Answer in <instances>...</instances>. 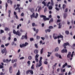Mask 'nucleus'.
Wrapping results in <instances>:
<instances>
[{
  "mask_svg": "<svg viewBox=\"0 0 75 75\" xmlns=\"http://www.w3.org/2000/svg\"><path fill=\"white\" fill-rule=\"evenodd\" d=\"M44 64L45 65H47V64H48V62H47L46 61H44Z\"/></svg>",
  "mask_w": 75,
  "mask_h": 75,
  "instance_id": "de8ad7c7",
  "label": "nucleus"
},
{
  "mask_svg": "<svg viewBox=\"0 0 75 75\" xmlns=\"http://www.w3.org/2000/svg\"><path fill=\"white\" fill-rule=\"evenodd\" d=\"M24 59V57H21L20 58V59Z\"/></svg>",
  "mask_w": 75,
  "mask_h": 75,
  "instance_id": "680f3d73",
  "label": "nucleus"
},
{
  "mask_svg": "<svg viewBox=\"0 0 75 75\" xmlns=\"http://www.w3.org/2000/svg\"><path fill=\"white\" fill-rule=\"evenodd\" d=\"M65 4H64L63 5V9H64V8H65Z\"/></svg>",
  "mask_w": 75,
  "mask_h": 75,
  "instance_id": "5fc2aeb1",
  "label": "nucleus"
},
{
  "mask_svg": "<svg viewBox=\"0 0 75 75\" xmlns=\"http://www.w3.org/2000/svg\"><path fill=\"white\" fill-rule=\"evenodd\" d=\"M55 56L56 57H59V58H60V59H62V57H61V55L57 53H56L55 54Z\"/></svg>",
  "mask_w": 75,
  "mask_h": 75,
  "instance_id": "39448f33",
  "label": "nucleus"
},
{
  "mask_svg": "<svg viewBox=\"0 0 75 75\" xmlns=\"http://www.w3.org/2000/svg\"><path fill=\"white\" fill-rule=\"evenodd\" d=\"M29 72L30 73V74H31L32 75H33V74H34V73L33 72V71L32 70H29Z\"/></svg>",
  "mask_w": 75,
  "mask_h": 75,
  "instance_id": "ddd939ff",
  "label": "nucleus"
},
{
  "mask_svg": "<svg viewBox=\"0 0 75 75\" xmlns=\"http://www.w3.org/2000/svg\"><path fill=\"white\" fill-rule=\"evenodd\" d=\"M30 41H34V38H30Z\"/></svg>",
  "mask_w": 75,
  "mask_h": 75,
  "instance_id": "a18cd8bd",
  "label": "nucleus"
},
{
  "mask_svg": "<svg viewBox=\"0 0 75 75\" xmlns=\"http://www.w3.org/2000/svg\"><path fill=\"white\" fill-rule=\"evenodd\" d=\"M67 45H69V43L67 42L66 43H64L63 45V46L64 47V48L65 49L66 48V46H67Z\"/></svg>",
  "mask_w": 75,
  "mask_h": 75,
  "instance_id": "0eeeda50",
  "label": "nucleus"
},
{
  "mask_svg": "<svg viewBox=\"0 0 75 75\" xmlns=\"http://www.w3.org/2000/svg\"><path fill=\"white\" fill-rule=\"evenodd\" d=\"M20 27H21V24H19V25H18V26L17 27V29H19V28H20Z\"/></svg>",
  "mask_w": 75,
  "mask_h": 75,
  "instance_id": "473e14b6",
  "label": "nucleus"
},
{
  "mask_svg": "<svg viewBox=\"0 0 75 75\" xmlns=\"http://www.w3.org/2000/svg\"><path fill=\"white\" fill-rule=\"evenodd\" d=\"M71 52H69V53L67 55V57L68 58H70L71 57Z\"/></svg>",
  "mask_w": 75,
  "mask_h": 75,
  "instance_id": "9d476101",
  "label": "nucleus"
},
{
  "mask_svg": "<svg viewBox=\"0 0 75 75\" xmlns=\"http://www.w3.org/2000/svg\"><path fill=\"white\" fill-rule=\"evenodd\" d=\"M42 4H44V5L45 6H46V3H45V2L43 1L42 2Z\"/></svg>",
  "mask_w": 75,
  "mask_h": 75,
  "instance_id": "ea45409f",
  "label": "nucleus"
},
{
  "mask_svg": "<svg viewBox=\"0 0 75 75\" xmlns=\"http://www.w3.org/2000/svg\"><path fill=\"white\" fill-rule=\"evenodd\" d=\"M41 39L42 40H45V38L44 37H41Z\"/></svg>",
  "mask_w": 75,
  "mask_h": 75,
  "instance_id": "4d7b16f0",
  "label": "nucleus"
},
{
  "mask_svg": "<svg viewBox=\"0 0 75 75\" xmlns=\"http://www.w3.org/2000/svg\"><path fill=\"white\" fill-rule=\"evenodd\" d=\"M63 36L62 35L60 34V35H59L58 36H56L55 37H54L53 38L54 39V40H56V39H57V38H58V39H59V38H63Z\"/></svg>",
  "mask_w": 75,
  "mask_h": 75,
  "instance_id": "20e7f679",
  "label": "nucleus"
},
{
  "mask_svg": "<svg viewBox=\"0 0 75 75\" xmlns=\"http://www.w3.org/2000/svg\"><path fill=\"white\" fill-rule=\"evenodd\" d=\"M40 17H42V18H43V19L44 20V21H47V20H50V18H52V16L51 15H50L49 16V18H47L46 17V16L42 15L40 16Z\"/></svg>",
  "mask_w": 75,
  "mask_h": 75,
  "instance_id": "f257e3e1",
  "label": "nucleus"
},
{
  "mask_svg": "<svg viewBox=\"0 0 75 75\" xmlns=\"http://www.w3.org/2000/svg\"><path fill=\"white\" fill-rule=\"evenodd\" d=\"M74 52H72V54L71 55V58L73 57V56L74 55Z\"/></svg>",
  "mask_w": 75,
  "mask_h": 75,
  "instance_id": "09e8293b",
  "label": "nucleus"
},
{
  "mask_svg": "<svg viewBox=\"0 0 75 75\" xmlns=\"http://www.w3.org/2000/svg\"><path fill=\"white\" fill-rule=\"evenodd\" d=\"M68 65V64L67 63H65V64H64L62 66V68H65L67 65Z\"/></svg>",
  "mask_w": 75,
  "mask_h": 75,
  "instance_id": "4468645a",
  "label": "nucleus"
},
{
  "mask_svg": "<svg viewBox=\"0 0 75 75\" xmlns=\"http://www.w3.org/2000/svg\"><path fill=\"white\" fill-rule=\"evenodd\" d=\"M40 38V37L38 36H37V40H39Z\"/></svg>",
  "mask_w": 75,
  "mask_h": 75,
  "instance_id": "3c124183",
  "label": "nucleus"
},
{
  "mask_svg": "<svg viewBox=\"0 0 75 75\" xmlns=\"http://www.w3.org/2000/svg\"><path fill=\"white\" fill-rule=\"evenodd\" d=\"M50 2H48V4L47 5V7H48V6H49V4H50Z\"/></svg>",
  "mask_w": 75,
  "mask_h": 75,
  "instance_id": "864d4df0",
  "label": "nucleus"
},
{
  "mask_svg": "<svg viewBox=\"0 0 75 75\" xmlns=\"http://www.w3.org/2000/svg\"><path fill=\"white\" fill-rule=\"evenodd\" d=\"M48 54V55L47 56V57H50V54H51V52H47Z\"/></svg>",
  "mask_w": 75,
  "mask_h": 75,
  "instance_id": "bb28decb",
  "label": "nucleus"
},
{
  "mask_svg": "<svg viewBox=\"0 0 75 75\" xmlns=\"http://www.w3.org/2000/svg\"><path fill=\"white\" fill-rule=\"evenodd\" d=\"M64 18H66L67 17V14L65 13L64 14Z\"/></svg>",
  "mask_w": 75,
  "mask_h": 75,
  "instance_id": "a19ab883",
  "label": "nucleus"
},
{
  "mask_svg": "<svg viewBox=\"0 0 75 75\" xmlns=\"http://www.w3.org/2000/svg\"><path fill=\"white\" fill-rule=\"evenodd\" d=\"M20 70H18L17 73H16V75H20Z\"/></svg>",
  "mask_w": 75,
  "mask_h": 75,
  "instance_id": "c85d7f7f",
  "label": "nucleus"
},
{
  "mask_svg": "<svg viewBox=\"0 0 75 75\" xmlns=\"http://www.w3.org/2000/svg\"><path fill=\"white\" fill-rule=\"evenodd\" d=\"M0 68H3V66L1 65H0Z\"/></svg>",
  "mask_w": 75,
  "mask_h": 75,
  "instance_id": "69168bd1",
  "label": "nucleus"
},
{
  "mask_svg": "<svg viewBox=\"0 0 75 75\" xmlns=\"http://www.w3.org/2000/svg\"><path fill=\"white\" fill-rule=\"evenodd\" d=\"M38 13H36V15L35 16V13H33L32 14V15L30 16V17L31 18V20H32V19H33V17H34V18H38Z\"/></svg>",
  "mask_w": 75,
  "mask_h": 75,
  "instance_id": "7ed1b4c3",
  "label": "nucleus"
},
{
  "mask_svg": "<svg viewBox=\"0 0 75 75\" xmlns=\"http://www.w3.org/2000/svg\"><path fill=\"white\" fill-rule=\"evenodd\" d=\"M8 3H10L11 4H11H12V3H13V2L11 0H8Z\"/></svg>",
  "mask_w": 75,
  "mask_h": 75,
  "instance_id": "aec40b11",
  "label": "nucleus"
},
{
  "mask_svg": "<svg viewBox=\"0 0 75 75\" xmlns=\"http://www.w3.org/2000/svg\"><path fill=\"white\" fill-rule=\"evenodd\" d=\"M38 8H39V9H38V12H40V10H41V6H38V7H37Z\"/></svg>",
  "mask_w": 75,
  "mask_h": 75,
  "instance_id": "2eb2a0df",
  "label": "nucleus"
},
{
  "mask_svg": "<svg viewBox=\"0 0 75 75\" xmlns=\"http://www.w3.org/2000/svg\"><path fill=\"white\" fill-rule=\"evenodd\" d=\"M57 63H55L54 64V65L53 66V69H54L55 67H56V66H57Z\"/></svg>",
  "mask_w": 75,
  "mask_h": 75,
  "instance_id": "a878e982",
  "label": "nucleus"
},
{
  "mask_svg": "<svg viewBox=\"0 0 75 75\" xmlns=\"http://www.w3.org/2000/svg\"><path fill=\"white\" fill-rule=\"evenodd\" d=\"M39 64L37 63L36 64V67H40L42 65V63H40V62H39Z\"/></svg>",
  "mask_w": 75,
  "mask_h": 75,
  "instance_id": "6e6552de",
  "label": "nucleus"
},
{
  "mask_svg": "<svg viewBox=\"0 0 75 75\" xmlns=\"http://www.w3.org/2000/svg\"><path fill=\"white\" fill-rule=\"evenodd\" d=\"M25 47V46H24V44H21L20 45V47H21V48H23V47Z\"/></svg>",
  "mask_w": 75,
  "mask_h": 75,
  "instance_id": "b1692460",
  "label": "nucleus"
},
{
  "mask_svg": "<svg viewBox=\"0 0 75 75\" xmlns=\"http://www.w3.org/2000/svg\"><path fill=\"white\" fill-rule=\"evenodd\" d=\"M58 36V35L57 34H54L53 35V37H57Z\"/></svg>",
  "mask_w": 75,
  "mask_h": 75,
  "instance_id": "c756f323",
  "label": "nucleus"
},
{
  "mask_svg": "<svg viewBox=\"0 0 75 75\" xmlns=\"http://www.w3.org/2000/svg\"><path fill=\"white\" fill-rule=\"evenodd\" d=\"M39 57V55L38 54H37L35 56V58H38V57Z\"/></svg>",
  "mask_w": 75,
  "mask_h": 75,
  "instance_id": "f704fd0d",
  "label": "nucleus"
},
{
  "mask_svg": "<svg viewBox=\"0 0 75 75\" xmlns=\"http://www.w3.org/2000/svg\"><path fill=\"white\" fill-rule=\"evenodd\" d=\"M10 61H11V59H10L9 60H8V59H6V62L8 63V62H10Z\"/></svg>",
  "mask_w": 75,
  "mask_h": 75,
  "instance_id": "412c9836",
  "label": "nucleus"
},
{
  "mask_svg": "<svg viewBox=\"0 0 75 75\" xmlns=\"http://www.w3.org/2000/svg\"><path fill=\"white\" fill-rule=\"evenodd\" d=\"M1 33H4V31L3 30H0Z\"/></svg>",
  "mask_w": 75,
  "mask_h": 75,
  "instance_id": "0e129e2a",
  "label": "nucleus"
},
{
  "mask_svg": "<svg viewBox=\"0 0 75 75\" xmlns=\"http://www.w3.org/2000/svg\"><path fill=\"white\" fill-rule=\"evenodd\" d=\"M5 31H9V30H10V29L7 28H5Z\"/></svg>",
  "mask_w": 75,
  "mask_h": 75,
  "instance_id": "7c9ffc66",
  "label": "nucleus"
},
{
  "mask_svg": "<svg viewBox=\"0 0 75 75\" xmlns=\"http://www.w3.org/2000/svg\"><path fill=\"white\" fill-rule=\"evenodd\" d=\"M24 13H22L21 14V16H24Z\"/></svg>",
  "mask_w": 75,
  "mask_h": 75,
  "instance_id": "338daca9",
  "label": "nucleus"
},
{
  "mask_svg": "<svg viewBox=\"0 0 75 75\" xmlns=\"http://www.w3.org/2000/svg\"><path fill=\"white\" fill-rule=\"evenodd\" d=\"M61 52L62 53L67 52V49H63L62 50Z\"/></svg>",
  "mask_w": 75,
  "mask_h": 75,
  "instance_id": "1a4fd4ad",
  "label": "nucleus"
},
{
  "mask_svg": "<svg viewBox=\"0 0 75 75\" xmlns=\"http://www.w3.org/2000/svg\"><path fill=\"white\" fill-rule=\"evenodd\" d=\"M66 33L67 34V35H68L69 34V31H66Z\"/></svg>",
  "mask_w": 75,
  "mask_h": 75,
  "instance_id": "8fccbe9b",
  "label": "nucleus"
},
{
  "mask_svg": "<svg viewBox=\"0 0 75 75\" xmlns=\"http://www.w3.org/2000/svg\"><path fill=\"white\" fill-rule=\"evenodd\" d=\"M1 52L2 54H4V53L6 54V49H2L1 50Z\"/></svg>",
  "mask_w": 75,
  "mask_h": 75,
  "instance_id": "9b49d317",
  "label": "nucleus"
},
{
  "mask_svg": "<svg viewBox=\"0 0 75 75\" xmlns=\"http://www.w3.org/2000/svg\"><path fill=\"white\" fill-rule=\"evenodd\" d=\"M34 53H35V54H38V50L37 49L35 50L34 51Z\"/></svg>",
  "mask_w": 75,
  "mask_h": 75,
  "instance_id": "f8f14e48",
  "label": "nucleus"
},
{
  "mask_svg": "<svg viewBox=\"0 0 75 75\" xmlns=\"http://www.w3.org/2000/svg\"><path fill=\"white\" fill-rule=\"evenodd\" d=\"M49 10H52V7L51 6H50L48 7Z\"/></svg>",
  "mask_w": 75,
  "mask_h": 75,
  "instance_id": "cd10ccee",
  "label": "nucleus"
},
{
  "mask_svg": "<svg viewBox=\"0 0 75 75\" xmlns=\"http://www.w3.org/2000/svg\"><path fill=\"white\" fill-rule=\"evenodd\" d=\"M30 72V71H29V70L27 71H26V74H28Z\"/></svg>",
  "mask_w": 75,
  "mask_h": 75,
  "instance_id": "603ef678",
  "label": "nucleus"
},
{
  "mask_svg": "<svg viewBox=\"0 0 75 75\" xmlns=\"http://www.w3.org/2000/svg\"><path fill=\"white\" fill-rule=\"evenodd\" d=\"M58 25L59 26V28H61V23H59Z\"/></svg>",
  "mask_w": 75,
  "mask_h": 75,
  "instance_id": "72a5a7b5",
  "label": "nucleus"
},
{
  "mask_svg": "<svg viewBox=\"0 0 75 75\" xmlns=\"http://www.w3.org/2000/svg\"><path fill=\"white\" fill-rule=\"evenodd\" d=\"M9 43L6 44L5 45V46H6V47H7V46H8V45H9Z\"/></svg>",
  "mask_w": 75,
  "mask_h": 75,
  "instance_id": "13d9d810",
  "label": "nucleus"
},
{
  "mask_svg": "<svg viewBox=\"0 0 75 75\" xmlns=\"http://www.w3.org/2000/svg\"><path fill=\"white\" fill-rule=\"evenodd\" d=\"M58 50H59V49L58 48V47H57L56 49H55V51L56 52H57V51H58Z\"/></svg>",
  "mask_w": 75,
  "mask_h": 75,
  "instance_id": "e433bc0d",
  "label": "nucleus"
},
{
  "mask_svg": "<svg viewBox=\"0 0 75 75\" xmlns=\"http://www.w3.org/2000/svg\"><path fill=\"white\" fill-rule=\"evenodd\" d=\"M14 41H17V38H15L14 39Z\"/></svg>",
  "mask_w": 75,
  "mask_h": 75,
  "instance_id": "774afa93",
  "label": "nucleus"
},
{
  "mask_svg": "<svg viewBox=\"0 0 75 75\" xmlns=\"http://www.w3.org/2000/svg\"><path fill=\"white\" fill-rule=\"evenodd\" d=\"M17 59H16L14 60H12V63H14V62H17Z\"/></svg>",
  "mask_w": 75,
  "mask_h": 75,
  "instance_id": "f3484780",
  "label": "nucleus"
},
{
  "mask_svg": "<svg viewBox=\"0 0 75 75\" xmlns=\"http://www.w3.org/2000/svg\"><path fill=\"white\" fill-rule=\"evenodd\" d=\"M32 56H29L28 57V59L29 60H31L32 59Z\"/></svg>",
  "mask_w": 75,
  "mask_h": 75,
  "instance_id": "4be33fe9",
  "label": "nucleus"
},
{
  "mask_svg": "<svg viewBox=\"0 0 75 75\" xmlns=\"http://www.w3.org/2000/svg\"><path fill=\"white\" fill-rule=\"evenodd\" d=\"M35 45L36 48H38V45H37V44H35Z\"/></svg>",
  "mask_w": 75,
  "mask_h": 75,
  "instance_id": "c03bdc74",
  "label": "nucleus"
},
{
  "mask_svg": "<svg viewBox=\"0 0 75 75\" xmlns=\"http://www.w3.org/2000/svg\"><path fill=\"white\" fill-rule=\"evenodd\" d=\"M49 29H52L53 28V26H50L49 27Z\"/></svg>",
  "mask_w": 75,
  "mask_h": 75,
  "instance_id": "49530a36",
  "label": "nucleus"
},
{
  "mask_svg": "<svg viewBox=\"0 0 75 75\" xmlns=\"http://www.w3.org/2000/svg\"><path fill=\"white\" fill-rule=\"evenodd\" d=\"M25 38V40H27V33H26V35H25L22 36L21 39L22 40H23Z\"/></svg>",
  "mask_w": 75,
  "mask_h": 75,
  "instance_id": "423d86ee",
  "label": "nucleus"
},
{
  "mask_svg": "<svg viewBox=\"0 0 75 75\" xmlns=\"http://www.w3.org/2000/svg\"><path fill=\"white\" fill-rule=\"evenodd\" d=\"M17 66V63H15L13 66V67H16Z\"/></svg>",
  "mask_w": 75,
  "mask_h": 75,
  "instance_id": "79ce46f5",
  "label": "nucleus"
},
{
  "mask_svg": "<svg viewBox=\"0 0 75 75\" xmlns=\"http://www.w3.org/2000/svg\"><path fill=\"white\" fill-rule=\"evenodd\" d=\"M42 57H41L40 58V59L39 61V62H40V63H42Z\"/></svg>",
  "mask_w": 75,
  "mask_h": 75,
  "instance_id": "6ab92c4d",
  "label": "nucleus"
},
{
  "mask_svg": "<svg viewBox=\"0 0 75 75\" xmlns=\"http://www.w3.org/2000/svg\"><path fill=\"white\" fill-rule=\"evenodd\" d=\"M24 46L25 47H26L27 45H28V43L27 42H25V44H24Z\"/></svg>",
  "mask_w": 75,
  "mask_h": 75,
  "instance_id": "5701e85b",
  "label": "nucleus"
},
{
  "mask_svg": "<svg viewBox=\"0 0 75 75\" xmlns=\"http://www.w3.org/2000/svg\"><path fill=\"white\" fill-rule=\"evenodd\" d=\"M27 64H28V65H30V61H28L27 62Z\"/></svg>",
  "mask_w": 75,
  "mask_h": 75,
  "instance_id": "bf43d9fd",
  "label": "nucleus"
},
{
  "mask_svg": "<svg viewBox=\"0 0 75 75\" xmlns=\"http://www.w3.org/2000/svg\"><path fill=\"white\" fill-rule=\"evenodd\" d=\"M58 44H60V42H61V40H58Z\"/></svg>",
  "mask_w": 75,
  "mask_h": 75,
  "instance_id": "052dcab7",
  "label": "nucleus"
},
{
  "mask_svg": "<svg viewBox=\"0 0 75 75\" xmlns=\"http://www.w3.org/2000/svg\"><path fill=\"white\" fill-rule=\"evenodd\" d=\"M43 52V48H42L40 51V54H42Z\"/></svg>",
  "mask_w": 75,
  "mask_h": 75,
  "instance_id": "4c0bfd02",
  "label": "nucleus"
},
{
  "mask_svg": "<svg viewBox=\"0 0 75 75\" xmlns=\"http://www.w3.org/2000/svg\"><path fill=\"white\" fill-rule=\"evenodd\" d=\"M18 10V12H19V13H20V11H20V8L18 7H17L16 9H15V10Z\"/></svg>",
  "mask_w": 75,
  "mask_h": 75,
  "instance_id": "dca6fc26",
  "label": "nucleus"
},
{
  "mask_svg": "<svg viewBox=\"0 0 75 75\" xmlns=\"http://www.w3.org/2000/svg\"><path fill=\"white\" fill-rule=\"evenodd\" d=\"M35 60L36 62H38V58H35Z\"/></svg>",
  "mask_w": 75,
  "mask_h": 75,
  "instance_id": "58836bf2",
  "label": "nucleus"
},
{
  "mask_svg": "<svg viewBox=\"0 0 75 75\" xmlns=\"http://www.w3.org/2000/svg\"><path fill=\"white\" fill-rule=\"evenodd\" d=\"M32 26L33 27H34V26H35V24L34 23H32Z\"/></svg>",
  "mask_w": 75,
  "mask_h": 75,
  "instance_id": "6e6d98bb",
  "label": "nucleus"
},
{
  "mask_svg": "<svg viewBox=\"0 0 75 75\" xmlns=\"http://www.w3.org/2000/svg\"><path fill=\"white\" fill-rule=\"evenodd\" d=\"M6 10H7V6H8V5L7 4V3H6Z\"/></svg>",
  "mask_w": 75,
  "mask_h": 75,
  "instance_id": "37998d69",
  "label": "nucleus"
},
{
  "mask_svg": "<svg viewBox=\"0 0 75 75\" xmlns=\"http://www.w3.org/2000/svg\"><path fill=\"white\" fill-rule=\"evenodd\" d=\"M53 18H51L50 19V20L49 21V23L50 24V23L51 22L52 23L53 22Z\"/></svg>",
  "mask_w": 75,
  "mask_h": 75,
  "instance_id": "393cba45",
  "label": "nucleus"
},
{
  "mask_svg": "<svg viewBox=\"0 0 75 75\" xmlns=\"http://www.w3.org/2000/svg\"><path fill=\"white\" fill-rule=\"evenodd\" d=\"M61 21V20H60V19H58L57 20V23H59V22H60Z\"/></svg>",
  "mask_w": 75,
  "mask_h": 75,
  "instance_id": "e2e57ef3",
  "label": "nucleus"
},
{
  "mask_svg": "<svg viewBox=\"0 0 75 75\" xmlns=\"http://www.w3.org/2000/svg\"><path fill=\"white\" fill-rule=\"evenodd\" d=\"M9 72L11 73H12V67H10L9 68Z\"/></svg>",
  "mask_w": 75,
  "mask_h": 75,
  "instance_id": "a211bd4d",
  "label": "nucleus"
},
{
  "mask_svg": "<svg viewBox=\"0 0 75 75\" xmlns=\"http://www.w3.org/2000/svg\"><path fill=\"white\" fill-rule=\"evenodd\" d=\"M13 32L14 34H16V35H18V36H20L21 35V33L20 32L19 30L17 31V32L15 30H13Z\"/></svg>",
  "mask_w": 75,
  "mask_h": 75,
  "instance_id": "f03ea898",
  "label": "nucleus"
},
{
  "mask_svg": "<svg viewBox=\"0 0 75 75\" xmlns=\"http://www.w3.org/2000/svg\"><path fill=\"white\" fill-rule=\"evenodd\" d=\"M46 32H47H47H48L49 33H50V31H51V30L50 29H47V30H45Z\"/></svg>",
  "mask_w": 75,
  "mask_h": 75,
  "instance_id": "2f4dec72",
  "label": "nucleus"
},
{
  "mask_svg": "<svg viewBox=\"0 0 75 75\" xmlns=\"http://www.w3.org/2000/svg\"><path fill=\"white\" fill-rule=\"evenodd\" d=\"M51 0V5L52 6H53L54 5V2H53V1L52 0Z\"/></svg>",
  "mask_w": 75,
  "mask_h": 75,
  "instance_id": "c9c22d12",
  "label": "nucleus"
}]
</instances>
